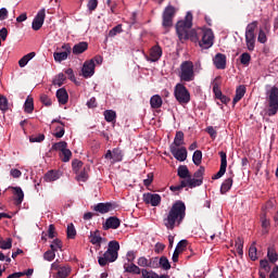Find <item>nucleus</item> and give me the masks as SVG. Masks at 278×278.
I'll return each instance as SVG.
<instances>
[{
    "label": "nucleus",
    "mask_w": 278,
    "mask_h": 278,
    "mask_svg": "<svg viewBox=\"0 0 278 278\" xmlns=\"http://www.w3.org/2000/svg\"><path fill=\"white\" fill-rule=\"evenodd\" d=\"M175 14H177V9L173 5H167L162 14V25L164 29H170L173 27V18H175Z\"/></svg>",
    "instance_id": "nucleus-6"
},
{
    "label": "nucleus",
    "mask_w": 278,
    "mask_h": 278,
    "mask_svg": "<svg viewBox=\"0 0 278 278\" xmlns=\"http://www.w3.org/2000/svg\"><path fill=\"white\" fill-rule=\"evenodd\" d=\"M203 161V152L201 150H195L192 156V162L195 166H201V162Z\"/></svg>",
    "instance_id": "nucleus-37"
},
{
    "label": "nucleus",
    "mask_w": 278,
    "mask_h": 278,
    "mask_svg": "<svg viewBox=\"0 0 278 278\" xmlns=\"http://www.w3.org/2000/svg\"><path fill=\"white\" fill-rule=\"evenodd\" d=\"M149 268H160V258L152 257L149 260Z\"/></svg>",
    "instance_id": "nucleus-58"
},
{
    "label": "nucleus",
    "mask_w": 278,
    "mask_h": 278,
    "mask_svg": "<svg viewBox=\"0 0 278 278\" xmlns=\"http://www.w3.org/2000/svg\"><path fill=\"white\" fill-rule=\"evenodd\" d=\"M113 160L114 162H123V150L118 148L113 149Z\"/></svg>",
    "instance_id": "nucleus-42"
},
{
    "label": "nucleus",
    "mask_w": 278,
    "mask_h": 278,
    "mask_svg": "<svg viewBox=\"0 0 278 278\" xmlns=\"http://www.w3.org/2000/svg\"><path fill=\"white\" fill-rule=\"evenodd\" d=\"M269 278H278V266L277 265L273 268V270L269 275Z\"/></svg>",
    "instance_id": "nucleus-64"
},
{
    "label": "nucleus",
    "mask_w": 278,
    "mask_h": 278,
    "mask_svg": "<svg viewBox=\"0 0 278 278\" xmlns=\"http://www.w3.org/2000/svg\"><path fill=\"white\" fill-rule=\"evenodd\" d=\"M114 210V204L106 203H98L93 206V212H99V214H108V212H112Z\"/></svg>",
    "instance_id": "nucleus-21"
},
{
    "label": "nucleus",
    "mask_w": 278,
    "mask_h": 278,
    "mask_svg": "<svg viewBox=\"0 0 278 278\" xmlns=\"http://www.w3.org/2000/svg\"><path fill=\"white\" fill-rule=\"evenodd\" d=\"M118 251H121V244L118 241H110L108 250L102 254V256L98 257V264L100 266H108V264L116 262V260H118Z\"/></svg>",
    "instance_id": "nucleus-2"
},
{
    "label": "nucleus",
    "mask_w": 278,
    "mask_h": 278,
    "mask_svg": "<svg viewBox=\"0 0 278 278\" xmlns=\"http://www.w3.org/2000/svg\"><path fill=\"white\" fill-rule=\"evenodd\" d=\"M100 240H101V231L99 230L90 231L89 242L91 244H99Z\"/></svg>",
    "instance_id": "nucleus-35"
},
{
    "label": "nucleus",
    "mask_w": 278,
    "mask_h": 278,
    "mask_svg": "<svg viewBox=\"0 0 278 278\" xmlns=\"http://www.w3.org/2000/svg\"><path fill=\"white\" fill-rule=\"evenodd\" d=\"M266 34H270V22L268 20H265L264 22V29L261 28L258 30L257 41L261 42V45H266V42H268Z\"/></svg>",
    "instance_id": "nucleus-13"
},
{
    "label": "nucleus",
    "mask_w": 278,
    "mask_h": 278,
    "mask_svg": "<svg viewBox=\"0 0 278 278\" xmlns=\"http://www.w3.org/2000/svg\"><path fill=\"white\" fill-rule=\"evenodd\" d=\"M268 116H275L278 112V88L273 87L268 96Z\"/></svg>",
    "instance_id": "nucleus-9"
},
{
    "label": "nucleus",
    "mask_w": 278,
    "mask_h": 278,
    "mask_svg": "<svg viewBox=\"0 0 278 278\" xmlns=\"http://www.w3.org/2000/svg\"><path fill=\"white\" fill-rule=\"evenodd\" d=\"M24 111L27 114H31L34 112V99L27 98L24 104Z\"/></svg>",
    "instance_id": "nucleus-40"
},
{
    "label": "nucleus",
    "mask_w": 278,
    "mask_h": 278,
    "mask_svg": "<svg viewBox=\"0 0 278 278\" xmlns=\"http://www.w3.org/2000/svg\"><path fill=\"white\" fill-rule=\"evenodd\" d=\"M213 62L218 71H225V68H227V55L223 53H217L213 59Z\"/></svg>",
    "instance_id": "nucleus-15"
},
{
    "label": "nucleus",
    "mask_w": 278,
    "mask_h": 278,
    "mask_svg": "<svg viewBox=\"0 0 278 278\" xmlns=\"http://www.w3.org/2000/svg\"><path fill=\"white\" fill-rule=\"evenodd\" d=\"M255 241L250 245L249 248V257L252 260V262H255L257 260V248L255 247Z\"/></svg>",
    "instance_id": "nucleus-39"
},
{
    "label": "nucleus",
    "mask_w": 278,
    "mask_h": 278,
    "mask_svg": "<svg viewBox=\"0 0 278 278\" xmlns=\"http://www.w3.org/2000/svg\"><path fill=\"white\" fill-rule=\"evenodd\" d=\"M71 275V268L68 267H61L58 271V278H66Z\"/></svg>",
    "instance_id": "nucleus-49"
},
{
    "label": "nucleus",
    "mask_w": 278,
    "mask_h": 278,
    "mask_svg": "<svg viewBox=\"0 0 278 278\" xmlns=\"http://www.w3.org/2000/svg\"><path fill=\"white\" fill-rule=\"evenodd\" d=\"M186 219V203L181 200L176 201L163 218V225L169 231L179 227Z\"/></svg>",
    "instance_id": "nucleus-1"
},
{
    "label": "nucleus",
    "mask_w": 278,
    "mask_h": 278,
    "mask_svg": "<svg viewBox=\"0 0 278 278\" xmlns=\"http://www.w3.org/2000/svg\"><path fill=\"white\" fill-rule=\"evenodd\" d=\"M267 257H268L269 262H271V264H275V262H277V260H278L277 252H275L273 249L268 248Z\"/></svg>",
    "instance_id": "nucleus-50"
},
{
    "label": "nucleus",
    "mask_w": 278,
    "mask_h": 278,
    "mask_svg": "<svg viewBox=\"0 0 278 278\" xmlns=\"http://www.w3.org/2000/svg\"><path fill=\"white\" fill-rule=\"evenodd\" d=\"M200 34L199 47H201V49H211V47L214 46V33L212 29H202Z\"/></svg>",
    "instance_id": "nucleus-8"
},
{
    "label": "nucleus",
    "mask_w": 278,
    "mask_h": 278,
    "mask_svg": "<svg viewBox=\"0 0 278 278\" xmlns=\"http://www.w3.org/2000/svg\"><path fill=\"white\" fill-rule=\"evenodd\" d=\"M76 181H88V172L84 168L79 174H76Z\"/></svg>",
    "instance_id": "nucleus-46"
},
{
    "label": "nucleus",
    "mask_w": 278,
    "mask_h": 278,
    "mask_svg": "<svg viewBox=\"0 0 278 278\" xmlns=\"http://www.w3.org/2000/svg\"><path fill=\"white\" fill-rule=\"evenodd\" d=\"M192 27V13L187 12L185 20H180L176 24V33L179 40H188V29Z\"/></svg>",
    "instance_id": "nucleus-3"
},
{
    "label": "nucleus",
    "mask_w": 278,
    "mask_h": 278,
    "mask_svg": "<svg viewBox=\"0 0 278 278\" xmlns=\"http://www.w3.org/2000/svg\"><path fill=\"white\" fill-rule=\"evenodd\" d=\"M104 118L106 123H114L116 121V112L112 110L104 111Z\"/></svg>",
    "instance_id": "nucleus-41"
},
{
    "label": "nucleus",
    "mask_w": 278,
    "mask_h": 278,
    "mask_svg": "<svg viewBox=\"0 0 278 278\" xmlns=\"http://www.w3.org/2000/svg\"><path fill=\"white\" fill-rule=\"evenodd\" d=\"M83 75L84 77H92L94 75V61H86L83 65Z\"/></svg>",
    "instance_id": "nucleus-20"
},
{
    "label": "nucleus",
    "mask_w": 278,
    "mask_h": 278,
    "mask_svg": "<svg viewBox=\"0 0 278 278\" xmlns=\"http://www.w3.org/2000/svg\"><path fill=\"white\" fill-rule=\"evenodd\" d=\"M206 132L211 136L213 140H216V136H218V132H216V129H214L212 126H208L206 128Z\"/></svg>",
    "instance_id": "nucleus-62"
},
{
    "label": "nucleus",
    "mask_w": 278,
    "mask_h": 278,
    "mask_svg": "<svg viewBox=\"0 0 278 278\" xmlns=\"http://www.w3.org/2000/svg\"><path fill=\"white\" fill-rule=\"evenodd\" d=\"M43 260H47V262H53V260H55V251H53V250H48V251L43 254Z\"/></svg>",
    "instance_id": "nucleus-51"
},
{
    "label": "nucleus",
    "mask_w": 278,
    "mask_h": 278,
    "mask_svg": "<svg viewBox=\"0 0 278 278\" xmlns=\"http://www.w3.org/2000/svg\"><path fill=\"white\" fill-rule=\"evenodd\" d=\"M240 63L243 64V66H249L251 64V54L248 52H244L240 55Z\"/></svg>",
    "instance_id": "nucleus-43"
},
{
    "label": "nucleus",
    "mask_w": 278,
    "mask_h": 278,
    "mask_svg": "<svg viewBox=\"0 0 278 278\" xmlns=\"http://www.w3.org/2000/svg\"><path fill=\"white\" fill-rule=\"evenodd\" d=\"M162 97L155 94V96H152L151 99H150V105L153 110H157L160 108H162Z\"/></svg>",
    "instance_id": "nucleus-33"
},
{
    "label": "nucleus",
    "mask_w": 278,
    "mask_h": 278,
    "mask_svg": "<svg viewBox=\"0 0 278 278\" xmlns=\"http://www.w3.org/2000/svg\"><path fill=\"white\" fill-rule=\"evenodd\" d=\"M81 166H84V162L75 159L73 162H72V168L73 170L77 174L79 168H81Z\"/></svg>",
    "instance_id": "nucleus-54"
},
{
    "label": "nucleus",
    "mask_w": 278,
    "mask_h": 278,
    "mask_svg": "<svg viewBox=\"0 0 278 278\" xmlns=\"http://www.w3.org/2000/svg\"><path fill=\"white\" fill-rule=\"evenodd\" d=\"M235 247L237 249V253L240 257H242V255H244V239H242L241 237H238L235 240Z\"/></svg>",
    "instance_id": "nucleus-30"
},
{
    "label": "nucleus",
    "mask_w": 278,
    "mask_h": 278,
    "mask_svg": "<svg viewBox=\"0 0 278 278\" xmlns=\"http://www.w3.org/2000/svg\"><path fill=\"white\" fill-rule=\"evenodd\" d=\"M51 251H58V249H62V241L60 239H54L52 243L50 244Z\"/></svg>",
    "instance_id": "nucleus-56"
},
{
    "label": "nucleus",
    "mask_w": 278,
    "mask_h": 278,
    "mask_svg": "<svg viewBox=\"0 0 278 278\" xmlns=\"http://www.w3.org/2000/svg\"><path fill=\"white\" fill-rule=\"evenodd\" d=\"M245 45L248 50L255 51V35L245 34Z\"/></svg>",
    "instance_id": "nucleus-31"
},
{
    "label": "nucleus",
    "mask_w": 278,
    "mask_h": 278,
    "mask_svg": "<svg viewBox=\"0 0 278 278\" xmlns=\"http://www.w3.org/2000/svg\"><path fill=\"white\" fill-rule=\"evenodd\" d=\"M260 266L263 268V270H265V273H270V265L268 264L267 260H261Z\"/></svg>",
    "instance_id": "nucleus-60"
},
{
    "label": "nucleus",
    "mask_w": 278,
    "mask_h": 278,
    "mask_svg": "<svg viewBox=\"0 0 278 278\" xmlns=\"http://www.w3.org/2000/svg\"><path fill=\"white\" fill-rule=\"evenodd\" d=\"M52 151H59V157L63 162H71V150L68 149V143L66 141H60L52 144Z\"/></svg>",
    "instance_id": "nucleus-7"
},
{
    "label": "nucleus",
    "mask_w": 278,
    "mask_h": 278,
    "mask_svg": "<svg viewBox=\"0 0 278 278\" xmlns=\"http://www.w3.org/2000/svg\"><path fill=\"white\" fill-rule=\"evenodd\" d=\"M62 49L63 51L53 53V58L56 62H64V60H67L68 53H71V45L66 43Z\"/></svg>",
    "instance_id": "nucleus-16"
},
{
    "label": "nucleus",
    "mask_w": 278,
    "mask_h": 278,
    "mask_svg": "<svg viewBox=\"0 0 278 278\" xmlns=\"http://www.w3.org/2000/svg\"><path fill=\"white\" fill-rule=\"evenodd\" d=\"M40 101H41V103H43V105H47V106L51 105V103H52L51 98L48 97L47 94H42L40 97Z\"/></svg>",
    "instance_id": "nucleus-63"
},
{
    "label": "nucleus",
    "mask_w": 278,
    "mask_h": 278,
    "mask_svg": "<svg viewBox=\"0 0 278 278\" xmlns=\"http://www.w3.org/2000/svg\"><path fill=\"white\" fill-rule=\"evenodd\" d=\"M177 175L182 179V181H189L191 179L192 175L190 174V169H188L187 165H180L177 169Z\"/></svg>",
    "instance_id": "nucleus-22"
},
{
    "label": "nucleus",
    "mask_w": 278,
    "mask_h": 278,
    "mask_svg": "<svg viewBox=\"0 0 278 278\" xmlns=\"http://www.w3.org/2000/svg\"><path fill=\"white\" fill-rule=\"evenodd\" d=\"M169 151L178 162H186L188 160V150L186 147L175 148V146H170Z\"/></svg>",
    "instance_id": "nucleus-10"
},
{
    "label": "nucleus",
    "mask_w": 278,
    "mask_h": 278,
    "mask_svg": "<svg viewBox=\"0 0 278 278\" xmlns=\"http://www.w3.org/2000/svg\"><path fill=\"white\" fill-rule=\"evenodd\" d=\"M180 81H194V63L192 61H185L180 64V72L178 74Z\"/></svg>",
    "instance_id": "nucleus-4"
},
{
    "label": "nucleus",
    "mask_w": 278,
    "mask_h": 278,
    "mask_svg": "<svg viewBox=\"0 0 278 278\" xmlns=\"http://www.w3.org/2000/svg\"><path fill=\"white\" fill-rule=\"evenodd\" d=\"M99 5V0H89L87 3V8L89 12H94Z\"/></svg>",
    "instance_id": "nucleus-55"
},
{
    "label": "nucleus",
    "mask_w": 278,
    "mask_h": 278,
    "mask_svg": "<svg viewBox=\"0 0 278 278\" xmlns=\"http://www.w3.org/2000/svg\"><path fill=\"white\" fill-rule=\"evenodd\" d=\"M121 31H123V26L122 25H117L115 27H113L110 31H109V36L111 38H114V36H116V34H121Z\"/></svg>",
    "instance_id": "nucleus-57"
},
{
    "label": "nucleus",
    "mask_w": 278,
    "mask_h": 278,
    "mask_svg": "<svg viewBox=\"0 0 278 278\" xmlns=\"http://www.w3.org/2000/svg\"><path fill=\"white\" fill-rule=\"evenodd\" d=\"M85 51H88V42L86 41H80L73 47L74 55H81Z\"/></svg>",
    "instance_id": "nucleus-24"
},
{
    "label": "nucleus",
    "mask_w": 278,
    "mask_h": 278,
    "mask_svg": "<svg viewBox=\"0 0 278 278\" xmlns=\"http://www.w3.org/2000/svg\"><path fill=\"white\" fill-rule=\"evenodd\" d=\"M185 142H184V131L179 130V131H176V136L174 138V142H173V147L177 148V147H181L184 146Z\"/></svg>",
    "instance_id": "nucleus-34"
},
{
    "label": "nucleus",
    "mask_w": 278,
    "mask_h": 278,
    "mask_svg": "<svg viewBox=\"0 0 278 278\" xmlns=\"http://www.w3.org/2000/svg\"><path fill=\"white\" fill-rule=\"evenodd\" d=\"M174 97L180 105H186L190 103V91L184 86V84L178 83L174 88Z\"/></svg>",
    "instance_id": "nucleus-5"
},
{
    "label": "nucleus",
    "mask_w": 278,
    "mask_h": 278,
    "mask_svg": "<svg viewBox=\"0 0 278 278\" xmlns=\"http://www.w3.org/2000/svg\"><path fill=\"white\" fill-rule=\"evenodd\" d=\"M220 168H227V153L225 151L219 152Z\"/></svg>",
    "instance_id": "nucleus-52"
},
{
    "label": "nucleus",
    "mask_w": 278,
    "mask_h": 278,
    "mask_svg": "<svg viewBox=\"0 0 278 278\" xmlns=\"http://www.w3.org/2000/svg\"><path fill=\"white\" fill-rule=\"evenodd\" d=\"M162 47L156 45L150 49V55H147L146 60L147 62H159L160 58H162Z\"/></svg>",
    "instance_id": "nucleus-14"
},
{
    "label": "nucleus",
    "mask_w": 278,
    "mask_h": 278,
    "mask_svg": "<svg viewBox=\"0 0 278 278\" xmlns=\"http://www.w3.org/2000/svg\"><path fill=\"white\" fill-rule=\"evenodd\" d=\"M195 185L194 180H181L180 185L170 186L169 190L172 192H179L184 190V188H194Z\"/></svg>",
    "instance_id": "nucleus-19"
},
{
    "label": "nucleus",
    "mask_w": 278,
    "mask_h": 278,
    "mask_svg": "<svg viewBox=\"0 0 278 278\" xmlns=\"http://www.w3.org/2000/svg\"><path fill=\"white\" fill-rule=\"evenodd\" d=\"M0 110L1 112H8L9 104H8V98L0 94Z\"/></svg>",
    "instance_id": "nucleus-47"
},
{
    "label": "nucleus",
    "mask_w": 278,
    "mask_h": 278,
    "mask_svg": "<svg viewBox=\"0 0 278 278\" xmlns=\"http://www.w3.org/2000/svg\"><path fill=\"white\" fill-rule=\"evenodd\" d=\"M244 94H247V87L244 85H240L239 87H237L236 94L232 100L233 105H236V103H238L239 101H242Z\"/></svg>",
    "instance_id": "nucleus-23"
},
{
    "label": "nucleus",
    "mask_w": 278,
    "mask_h": 278,
    "mask_svg": "<svg viewBox=\"0 0 278 278\" xmlns=\"http://www.w3.org/2000/svg\"><path fill=\"white\" fill-rule=\"evenodd\" d=\"M46 16H47V13L45 9H41L38 11L37 15L33 20V25H31L35 31H38L42 27V25H45Z\"/></svg>",
    "instance_id": "nucleus-12"
},
{
    "label": "nucleus",
    "mask_w": 278,
    "mask_h": 278,
    "mask_svg": "<svg viewBox=\"0 0 278 278\" xmlns=\"http://www.w3.org/2000/svg\"><path fill=\"white\" fill-rule=\"evenodd\" d=\"M205 175V167L200 166V168L193 174V178H189V181H194L197 184L194 188H198V186H203V176ZM198 181V182H195Z\"/></svg>",
    "instance_id": "nucleus-18"
},
{
    "label": "nucleus",
    "mask_w": 278,
    "mask_h": 278,
    "mask_svg": "<svg viewBox=\"0 0 278 278\" xmlns=\"http://www.w3.org/2000/svg\"><path fill=\"white\" fill-rule=\"evenodd\" d=\"M56 99L59 100V103L64 105L68 101V92H66L64 88L59 89L56 91Z\"/></svg>",
    "instance_id": "nucleus-28"
},
{
    "label": "nucleus",
    "mask_w": 278,
    "mask_h": 278,
    "mask_svg": "<svg viewBox=\"0 0 278 278\" xmlns=\"http://www.w3.org/2000/svg\"><path fill=\"white\" fill-rule=\"evenodd\" d=\"M137 264L141 268H149V258H147L144 256H141V257L138 258Z\"/></svg>",
    "instance_id": "nucleus-53"
},
{
    "label": "nucleus",
    "mask_w": 278,
    "mask_h": 278,
    "mask_svg": "<svg viewBox=\"0 0 278 278\" xmlns=\"http://www.w3.org/2000/svg\"><path fill=\"white\" fill-rule=\"evenodd\" d=\"M231 186H233V178H227L220 186V194H227L231 190Z\"/></svg>",
    "instance_id": "nucleus-27"
},
{
    "label": "nucleus",
    "mask_w": 278,
    "mask_h": 278,
    "mask_svg": "<svg viewBox=\"0 0 278 278\" xmlns=\"http://www.w3.org/2000/svg\"><path fill=\"white\" fill-rule=\"evenodd\" d=\"M257 21H254L250 24H248L247 28H245V34H251V35H255V29H257Z\"/></svg>",
    "instance_id": "nucleus-44"
},
{
    "label": "nucleus",
    "mask_w": 278,
    "mask_h": 278,
    "mask_svg": "<svg viewBox=\"0 0 278 278\" xmlns=\"http://www.w3.org/2000/svg\"><path fill=\"white\" fill-rule=\"evenodd\" d=\"M159 266L163 268V270H170V262L166 256H161L159 260Z\"/></svg>",
    "instance_id": "nucleus-38"
},
{
    "label": "nucleus",
    "mask_w": 278,
    "mask_h": 278,
    "mask_svg": "<svg viewBox=\"0 0 278 278\" xmlns=\"http://www.w3.org/2000/svg\"><path fill=\"white\" fill-rule=\"evenodd\" d=\"M30 142H42L45 140V135L39 134L29 138Z\"/></svg>",
    "instance_id": "nucleus-61"
},
{
    "label": "nucleus",
    "mask_w": 278,
    "mask_h": 278,
    "mask_svg": "<svg viewBox=\"0 0 278 278\" xmlns=\"http://www.w3.org/2000/svg\"><path fill=\"white\" fill-rule=\"evenodd\" d=\"M13 192L15 195V200L18 204L23 203V199H25V193L21 187H13Z\"/></svg>",
    "instance_id": "nucleus-36"
},
{
    "label": "nucleus",
    "mask_w": 278,
    "mask_h": 278,
    "mask_svg": "<svg viewBox=\"0 0 278 278\" xmlns=\"http://www.w3.org/2000/svg\"><path fill=\"white\" fill-rule=\"evenodd\" d=\"M61 177L60 172L58 170H49L45 175V181L51 182V181H58V179Z\"/></svg>",
    "instance_id": "nucleus-32"
},
{
    "label": "nucleus",
    "mask_w": 278,
    "mask_h": 278,
    "mask_svg": "<svg viewBox=\"0 0 278 278\" xmlns=\"http://www.w3.org/2000/svg\"><path fill=\"white\" fill-rule=\"evenodd\" d=\"M121 227V219L116 216L109 217L103 224L104 231L108 229H118Z\"/></svg>",
    "instance_id": "nucleus-17"
},
{
    "label": "nucleus",
    "mask_w": 278,
    "mask_h": 278,
    "mask_svg": "<svg viewBox=\"0 0 278 278\" xmlns=\"http://www.w3.org/2000/svg\"><path fill=\"white\" fill-rule=\"evenodd\" d=\"M141 275L143 278H160V275H157L153 270L142 269Z\"/></svg>",
    "instance_id": "nucleus-45"
},
{
    "label": "nucleus",
    "mask_w": 278,
    "mask_h": 278,
    "mask_svg": "<svg viewBox=\"0 0 278 278\" xmlns=\"http://www.w3.org/2000/svg\"><path fill=\"white\" fill-rule=\"evenodd\" d=\"M143 202L146 205H152V207H157L162 203V197L157 193H143Z\"/></svg>",
    "instance_id": "nucleus-11"
},
{
    "label": "nucleus",
    "mask_w": 278,
    "mask_h": 278,
    "mask_svg": "<svg viewBox=\"0 0 278 278\" xmlns=\"http://www.w3.org/2000/svg\"><path fill=\"white\" fill-rule=\"evenodd\" d=\"M201 31L203 29L199 28L198 30L187 31V40H191V42H199L201 40Z\"/></svg>",
    "instance_id": "nucleus-25"
},
{
    "label": "nucleus",
    "mask_w": 278,
    "mask_h": 278,
    "mask_svg": "<svg viewBox=\"0 0 278 278\" xmlns=\"http://www.w3.org/2000/svg\"><path fill=\"white\" fill-rule=\"evenodd\" d=\"M125 271L126 273H131L132 275H140L142 274V269L138 267V265L131 263V264H125L124 265Z\"/></svg>",
    "instance_id": "nucleus-29"
},
{
    "label": "nucleus",
    "mask_w": 278,
    "mask_h": 278,
    "mask_svg": "<svg viewBox=\"0 0 278 278\" xmlns=\"http://www.w3.org/2000/svg\"><path fill=\"white\" fill-rule=\"evenodd\" d=\"M0 249H2L4 251L8 249H12V240L9 238V239H7V241H1Z\"/></svg>",
    "instance_id": "nucleus-59"
},
{
    "label": "nucleus",
    "mask_w": 278,
    "mask_h": 278,
    "mask_svg": "<svg viewBox=\"0 0 278 278\" xmlns=\"http://www.w3.org/2000/svg\"><path fill=\"white\" fill-rule=\"evenodd\" d=\"M64 81H66V76L64 74H59L54 79H53V85L54 86H63Z\"/></svg>",
    "instance_id": "nucleus-48"
},
{
    "label": "nucleus",
    "mask_w": 278,
    "mask_h": 278,
    "mask_svg": "<svg viewBox=\"0 0 278 278\" xmlns=\"http://www.w3.org/2000/svg\"><path fill=\"white\" fill-rule=\"evenodd\" d=\"M34 58H36V52H29L18 61V66L21 68H25V66H27V64H29L30 60H34Z\"/></svg>",
    "instance_id": "nucleus-26"
}]
</instances>
